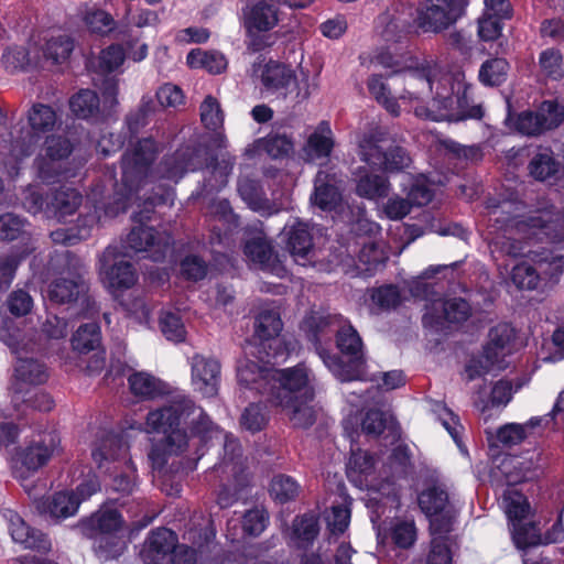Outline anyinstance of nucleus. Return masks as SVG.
I'll return each instance as SVG.
<instances>
[{
    "label": "nucleus",
    "mask_w": 564,
    "mask_h": 564,
    "mask_svg": "<svg viewBox=\"0 0 564 564\" xmlns=\"http://www.w3.org/2000/svg\"><path fill=\"white\" fill-rule=\"evenodd\" d=\"M487 239L491 252L512 258L523 256L511 270L512 283L521 290H536L555 283L563 271V257L545 248L524 251V240L561 242L564 239V217L560 210H538L519 215V205L489 200Z\"/></svg>",
    "instance_id": "1"
},
{
    "label": "nucleus",
    "mask_w": 564,
    "mask_h": 564,
    "mask_svg": "<svg viewBox=\"0 0 564 564\" xmlns=\"http://www.w3.org/2000/svg\"><path fill=\"white\" fill-rule=\"evenodd\" d=\"M159 152L152 138H143L132 144L123 154L121 161V180L116 183L112 203L105 208L106 217H116L124 213L133 200L143 199V209L133 216L134 221L148 218L152 208L161 204H172L174 193L172 188H162L160 194L147 196L141 191L148 183L166 180L178 182L187 172L195 171L199 164L200 150L186 145L174 153L165 155L155 171L150 166Z\"/></svg>",
    "instance_id": "2"
},
{
    "label": "nucleus",
    "mask_w": 564,
    "mask_h": 564,
    "mask_svg": "<svg viewBox=\"0 0 564 564\" xmlns=\"http://www.w3.org/2000/svg\"><path fill=\"white\" fill-rule=\"evenodd\" d=\"M406 93L411 98L423 99L432 94L429 107L416 106L414 113L432 121H459L480 119L482 108L473 104L471 87L462 70L445 72L436 64L427 63L421 69L406 74Z\"/></svg>",
    "instance_id": "3"
},
{
    "label": "nucleus",
    "mask_w": 564,
    "mask_h": 564,
    "mask_svg": "<svg viewBox=\"0 0 564 564\" xmlns=\"http://www.w3.org/2000/svg\"><path fill=\"white\" fill-rule=\"evenodd\" d=\"M202 438L212 437L220 432L203 408L184 393L171 397L162 406L150 411L145 419L148 433H163L164 437L154 443L149 453L153 469L161 470L169 458L184 455L191 446V438L185 427Z\"/></svg>",
    "instance_id": "4"
},
{
    "label": "nucleus",
    "mask_w": 564,
    "mask_h": 564,
    "mask_svg": "<svg viewBox=\"0 0 564 564\" xmlns=\"http://www.w3.org/2000/svg\"><path fill=\"white\" fill-rule=\"evenodd\" d=\"M61 267L58 274L47 286V297L58 305L78 308V316L93 317L97 312L95 300L89 295V283L86 279L87 269L83 262L66 251L52 260Z\"/></svg>",
    "instance_id": "5"
},
{
    "label": "nucleus",
    "mask_w": 564,
    "mask_h": 564,
    "mask_svg": "<svg viewBox=\"0 0 564 564\" xmlns=\"http://www.w3.org/2000/svg\"><path fill=\"white\" fill-rule=\"evenodd\" d=\"M251 77L257 80L262 91L276 98L286 99L294 95L297 101L310 98L318 89V76H310L303 68L300 77L289 64L259 56L251 65Z\"/></svg>",
    "instance_id": "6"
},
{
    "label": "nucleus",
    "mask_w": 564,
    "mask_h": 564,
    "mask_svg": "<svg viewBox=\"0 0 564 564\" xmlns=\"http://www.w3.org/2000/svg\"><path fill=\"white\" fill-rule=\"evenodd\" d=\"M26 120L30 130L20 129L11 131V141L8 154L7 169L10 175L17 174L19 164L30 158L40 138L61 123L56 111L48 105L41 102L33 104L26 112Z\"/></svg>",
    "instance_id": "7"
},
{
    "label": "nucleus",
    "mask_w": 564,
    "mask_h": 564,
    "mask_svg": "<svg viewBox=\"0 0 564 564\" xmlns=\"http://www.w3.org/2000/svg\"><path fill=\"white\" fill-rule=\"evenodd\" d=\"M82 533L95 540V550L104 560L120 555L123 546L126 521L120 511L105 503L79 522Z\"/></svg>",
    "instance_id": "8"
},
{
    "label": "nucleus",
    "mask_w": 564,
    "mask_h": 564,
    "mask_svg": "<svg viewBox=\"0 0 564 564\" xmlns=\"http://www.w3.org/2000/svg\"><path fill=\"white\" fill-rule=\"evenodd\" d=\"M98 440L91 452L98 468L110 471V465H113V469L123 467V470L112 478L111 489L123 496L133 494L137 489L135 467L128 458L126 441L122 436L108 432L102 433Z\"/></svg>",
    "instance_id": "9"
},
{
    "label": "nucleus",
    "mask_w": 564,
    "mask_h": 564,
    "mask_svg": "<svg viewBox=\"0 0 564 564\" xmlns=\"http://www.w3.org/2000/svg\"><path fill=\"white\" fill-rule=\"evenodd\" d=\"M267 402L271 406H289L302 399L315 395L314 375L304 364L284 369H274Z\"/></svg>",
    "instance_id": "10"
},
{
    "label": "nucleus",
    "mask_w": 564,
    "mask_h": 564,
    "mask_svg": "<svg viewBox=\"0 0 564 564\" xmlns=\"http://www.w3.org/2000/svg\"><path fill=\"white\" fill-rule=\"evenodd\" d=\"M337 347L349 357V364H344L341 359L319 349L317 352L324 365L340 381L359 380L362 377L361 368L365 361L364 345L358 332L344 319V323L337 329Z\"/></svg>",
    "instance_id": "11"
},
{
    "label": "nucleus",
    "mask_w": 564,
    "mask_h": 564,
    "mask_svg": "<svg viewBox=\"0 0 564 564\" xmlns=\"http://www.w3.org/2000/svg\"><path fill=\"white\" fill-rule=\"evenodd\" d=\"M358 154L362 162L383 172L403 171L411 164V158L400 145L393 144L388 134L373 130L359 141Z\"/></svg>",
    "instance_id": "12"
},
{
    "label": "nucleus",
    "mask_w": 564,
    "mask_h": 564,
    "mask_svg": "<svg viewBox=\"0 0 564 564\" xmlns=\"http://www.w3.org/2000/svg\"><path fill=\"white\" fill-rule=\"evenodd\" d=\"M245 463L239 441L224 433V456L213 468V474L221 481L216 502L220 508H229L238 500V487L242 485Z\"/></svg>",
    "instance_id": "13"
},
{
    "label": "nucleus",
    "mask_w": 564,
    "mask_h": 564,
    "mask_svg": "<svg viewBox=\"0 0 564 564\" xmlns=\"http://www.w3.org/2000/svg\"><path fill=\"white\" fill-rule=\"evenodd\" d=\"M82 202V194L70 187L55 189L44 198L34 186H29L22 198L23 207L29 213L33 215L43 213L46 218L55 219L58 223H66L69 217L75 215Z\"/></svg>",
    "instance_id": "14"
},
{
    "label": "nucleus",
    "mask_w": 564,
    "mask_h": 564,
    "mask_svg": "<svg viewBox=\"0 0 564 564\" xmlns=\"http://www.w3.org/2000/svg\"><path fill=\"white\" fill-rule=\"evenodd\" d=\"M279 6L272 0H259L250 7L245 17L249 51L257 53L275 44L278 35L272 30L279 23Z\"/></svg>",
    "instance_id": "15"
},
{
    "label": "nucleus",
    "mask_w": 564,
    "mask_h": 564,
    "mask_svg": "<svg viewBox=\"0 0 564 564\" xmlns=\"http://www.w3.org/2000/svg\"><path fill=\"white\" fill-rule=\"evenodd\" d=\"M144 564H194V547L177 544L175 533L166 528L152 530L141 551Z\"/></svg>",
    "instance_id": "16"
},
{
    "label": "nucleus",
    "mask_w": 564,
    "mask_h": 564,
    "mask_svg": "<svg viewBox=\"0 0 564 564\" xmlns=\"http://www.w3.org/2000/svg\"><path fill=\"white\" fill-rule=\"evenodd\" d=\"M489 340L480 356L471 358L465 367L468 380H474L495 369H503L505 357L511 352L514 330L508 324H499L489 332Z\"/></svg>",
    "instance_id": "17"
},
{
    "label": "nucleus",
    "mask_w": 564,
    "mask_h": 564,
    "mask_svg": "<svg viewBox=\"0 0 564 564\" xmlns=\"http://www.w3.org/2000/svg\"><path fill=\"white\" fill-rule=\"evenodd\" d=\"M119 246L110 245L99 258L98 272L102 285L116 297L138 281L134 267L126 259Z\"/></svg>",
    "instance_id": "18"
},
{
    "label": "nucleus",
    "mask_w": 564,
    "mask_h": 564,
    "mask_svg": "<svg viewBox=\"0 0 564 564\" xmlns=\"http://www.w3.org/2000/svg\"><path fill=\"white\" fill-rule=\"evenodd\" d=\"M256 344H248L246 347V357L238 361L237 379L240 386L254 390L268 400V391L272 382L271 375L274 368L270 365L278 364L280 360L271 359ZM283 359V357H281Z\"/></svg>",
    "instance_id": "19"
},
{
    "label": "nucleus",
    "mask_w": 564,
    "mask_h": 564,
    "mask_svg": "<svg viewBox=\"0 0 564 564\" xmlns=\"http://www.w3.org/2000/svg\"><path fill=\"white\" fill-rule=\"evenodd\" d=\"M466 6L467 0H421L416 24L424 32H442L458 21Z\"/></svg>",
    "instance_id": "20"
},
{
    "label": "nucleus",
    "mask_w": 564,
    "mask_h": 564,
    "mask_svg": "<svg viewBox=\"0 0 564 564\" xmlns=\"http://www.w3.org/2000/svg\"><path fill=\"white\" fill-rule=\"evenodd\" d=\"M73 151L72 142L64 135H48L44 141L43 152L40 153L34 165L37 177L46 184H52L66 177L64 161Z\"/></svg>",
    "instance_id": "21"
},
{
    "label": "nucleus",
    "mask_w": 564,
    "mask_h": 564,
    "mask_svg": "<svg viewBox=\"0 0 564 564\" xmlns=\"http://www.w3.org/2000/svg\"><path fill=\"white\" fill-rule=\"evenodd\" d=\"M59 437L55 432H47L33 440L25 448L17 452L12 458L15 477L26 481L31 473L44 466L59 445Z\"/></svg>",
    "instance_id": "22"
},
{
    "label": "nucleus",
    "mask_w": 564,
    "mask_h": 564,
    "mask_svg": "<svg viewBox=\"0 0 564 564\" xmlns=\"http://www.w3.org/2000/svg\"><path fill=\"white\" fill-rule=\"evenodd\" d=\"M419 506L429 519L431 534H447L452 530L457 510L449 503L447 492L433 486L419 495Z\"/></svg>",
    "instance_id": "23"
},
{
    "label": "nucleus",
    "mask_w": 564,
    "mask_h": 564,
    "mask_svg": "<svg viewBox=\"0 0 564 564\" xmlns=\"http://www.w3.org/2000/svg\"><path fill=\"white\" fill-rule=\"evenodd\" d=\"M172 243V238L166 232H159L152 227L139 225L131 229L123 245L119 247L122 253L128 257L133 253L145 252L153 261H161L165 258Z\"/></svg>",
    "instance_id": "24"
},
{
    "label": "nucleus",
    "mask_w": 564,
    "mask_h": 564,
    "mask_svg": "<svg viewBox=\"0 0 564 564\" xmlns=\"http://www.w3.org/2000/svg\"><path fill=\"white\" fill-rule=\"evenodd\" d=\"M502 508L511 522V532L518 549H525L538 544V535L533 527L521 524V520L529 513V503L525 497L514 487H507L502 494Z\"/></svg>",
    "instance_id": "25"
},
{
    "label": "nucleus",
    "mask_w": 564,
    "mask_h": 564,
    "mask_svg": "<svg viewBox=\"0 0 564 564\" xmlns=\"http://www.w3.org/2000/svg\"><path fill=\"white\" fill-rule=\"evenodd\" d=\"M282 327L283 324L280 317V312L276 307H263L256 318L254 341L252 344L260 347V354L263 350L268 360H276L284 355L280 349L282 338L279 337Z\"/></svg>",
    "instance_id": "26"
},
{
    "label": "nucleus",
    "mask_w": 564,
    "mask_h": 564,
    "mask_svg": "<svg viewBox=\"0 0 564 564\" xmlns=\"http://www.w3.org/2000/svg\"><path fill=\"white\" fill-rule=\"evenodd\" d=\"M375 460L371 455L360 449H351V455L347 464V477L360 489H368L381 494L387 499L394 500V487L390 480L378 484L373 477Z\"/></svg>",
    "instance_id": "27"
},
{
    "label": "nucleus",
    "mask_w": 564,
    "mask_h": 564,
    "mask_svg": "<svg viewBox=\"0 0 564 564\" xmlns=\"http://www.w3.org/2000/svg\"><path fill=\"white\" fill-rule=\"evenodd\" d=\"M220 383V364L213 357L195 355L191 359V384L203 398L217 395Z\"/></svg>",
    "instance_id": "28"
},
{
    "label": "nucleus",
    "mask_w": 564,
    "mask_h": 564,
    "mask_svg": "<svg viewBox=\"0 0 564 564\" xmlns=\"http://www.w3.org/2000/svg\"><path fill=\"white\" fill-rule=\"evenodd\" d=\"M340 176L328 170L317 172L314 180V192L311 195V202L314 206L324 212L335 210L341 203Z\"/></svg>",
    "instance_id": "29"
},
{
    "label": "nucleus",
    "mask_w": 564,
    "mask_h": 564,
    "mask_svg": "<svg viewBox=\"0 0 564 564\" xmlns=\"http://www.w3.org/2000/svg\"><path fill=\"white\" fill-rule=\"evenodd\" d=\"M282 235L294 261L305 265L307 257L313 249L310 224L294 218L285 224Z\"/></svg>",
    "instance_id": "30"
},
{
    "label": "nucleus",
    "mask_w": 564,
    "mask_h": 564,
    "mask_svg": "<svg viewBox=\"0 0 564 564\" xmlns=\"http://www.w3.org/2000/svg\"><path fill=\"white\" fill-rule=\"evenodd\" d=\"M210 215L218 223L213 226L210 232V243L230 247L234 229L238 226V216L227 199L216 200L210 205Z\"/></svg>",
    "instance_id": "31"
},
{
    "label": "nucleus",
    "mask_w": 564,
    "mask_h": 564,
    "mask_svg": "<svg viewBox=\"0 0 564 564\" xmlns=\"http://www.w3.org/2000/svg\"><path fill=\"white\" fill-rule=\"evenodd\" d=\"M6 516L9 521L10 535L15 543L40 553H46L51 550V541L44 533L30 528L18 513L11 510Z\"/></svg>",
    "instance_id": "32"
},
{
    "label": "nucleus",
    "mask_w": 564,
    "mask_h": 564,
    "mask_svg": "<svg viewBox=\"0 0 564 564\" xmlns=\"http://www.w3.org/2000/svg\"><path fill=\"white\" fill-rule=\"evenodd\" d=\"M246 257L261 270L278 278H284L288 273L285 267L274 254L271 245L262 238L252 239L245 245Z\"/></svg>",
    "instance_id": "33"
},
{
    "label": "nucleus",
    "mask_w": 564,
    "mask_h": 564,
    "mask_svg": "<svg viewBox=\"0 0 564 564\" xmlns=\"http://www.w3.org/2000/svg\"><path fill=\"white\" fill-rule=\"evenodd\" d=\"M80 499L73 491H59L53 496L41 499L36 502L40 513L46 514L56 520L67 519L77 513Z\"/></svg>",
    "instance_id": "34"
},
{
    "label": "nucleus",
    "mask_w": 564,
    "mask_h": 564,
    "mask_svg": "<svg viewBox=\"0 0 564 564\" xmlns=\"http://www.w3.org/2000/svg\"><path fill=\"white\" fill-rule=\"evenodd\" d=\"M530 175L539 181L555 184L563 178L560 162L550 148H540L528 165Z\"/></svg>",
    "instance_id": "35"
},
{
    "label": "nucleus",
    "mask_w": 564,
    "mask_h": 564,
    "mask_svg": "<svg viewBox=\"0 0 564 564\" xmlns=\"http://www.w3.org/2000/svg\"><path fill=\"white\" fill-rule=\"evenodd\" d=\"M498 470L503 475L508 487L531 480L538 475L533 455L530 457L507 456L502 458Z\"/></svg>",
    "instance_id": "36"
},
{
    "label": "nucleus",
    "mask_w": 564,
    "mask_h": 564,
    "mask_svg": "<svg viewBox=\"0 0 564 564\" xmlns=\"http://www.w3.org/2000/svg\"><path fill=\"white\" fill-rule=\"evenodd\" d=\"M431 310H441L442 315L435 316L431 312L425 313L423 316L424 325H431L433 322L440 323L441 319H445L451 323H459L466 321L470 314V305L468 302L457 297L446 301H434L432 303Z\"/></svg>",
    "instance_id": "37"
},
{
    "label": "nucleus",
    "mask_w": 564,
    "mask_h": 564,
    "mask_svg": "<svg viewBox=\"0 0 564 564\" xmlns=\"http://www.w3.org/2000/svg\"><path fill=\"white\" fill-rule=\"evenodd\" d=\"M237 191L241 199L253 212L262 216H270L278 212L274 205L265 197V193L257 181L249 177H240Z\"/></svg>",
    "instance_id": "38"
},
{
    "label": "nucleus",
    "mask_w": 564,
    "mask_h": 564,
    "mask_svg": "<svg viewBox=\"0 0 564 564\" xmlns=\"http://www.w3.org/2000/svg\"><path fill=\"white\" fill-rule=\"evenodd\" d=\"M14 378L17 380V387L14 388L13 402L17 404L20 400V393L22 388L19 384H42L47 378V371L45 366L33 358L19 357L14 367Z\"/></svg>",
    "instance_id": "39"
},
{
    "label": "nucleus",
    "mask_w": 564,
    "mask_h": 564,
    "mask_svg": "<svg viewBox=\"0 0 564 564\" xmlns=\"http://www.w3.org/2000/svg\"><path fill=\"white\" fill-rule=\"evenodd\" d=\"M521 388L520 384L513 389L512 382L509 380L497 381L488 391L481 388L476 392L474 404L480 411H486L490 406L506 405L510 402L513 392Z\"/></svg>",
    "instance_id": "40"
},
{
    "label": "nucleus",
    "mask_w": 564,
    "mask_h": 564,
    "mask_svg": "<svg viewBox=\"0 0 564 564\" xmlns=\"http://www.w3.org/2000/svg\"><path fill=\"white\" fill-rule=\"evenodd\" d=\"M334 148V138L330 126L322 121L310 134L304 147V153L310 161L326 159Z\"/></svg>",
    "instance_id": "41"
},
{
    "label": "nucleus",
    "mask_w": 564,
    "mask_h": 564,
    "mask_svg": "<svg viewBox=\"0 0 564 564\" xmlns=\"http://www.w3.org/2000/svg\"><path fill=\"white\" fill-rule=\"evenodd\" d=\"M100 220V216L87 214L80 216L75 228H58L51 232L55 243L74 245L89 237L91 228Z\"/></svg>",
    "instance_id": "42"
},
{
    "label": "nucleus",
    "mask_w": 564,
    "mask_h": 564,
    "mask_svg": "<svg viewBox=\"0 0 564 564\" xmlns=\"http://www.w3.org/2000/svg\"><path fill=\"white\" fill-rule=\"evenodd\" d=\"M352 499L347 495H340L339 500L334 502L325 512V520L330 535L344 533L350 523Z\"/></svg>",
    "instance_id": "43"
},
{
    "label": "nucleus",
    "mask_w": 564,
    "mask_h": 564,
    "mask_svg": "<svg viewBox=\"0 0 564 564\" xmlns=\"http://www.w3.org/2000/svg\"><path fill=\"white\" fill-rule=\"evenodd\" d=\"M359 176L356 184L358 196L367 199L386 197L390 191L388 178L382 175L371 174L366 169H359Z\"/></svg>",
    "instance_id": "44"
},
{
    "label": "nucleus",
    "mask_w": 564,
    "mask_h": 564,
    "mask_svg": "<svg viewBox=\"0 0 564 564\" xmlns=\"http://www.w3.org/2000/svg\"><path fill=\"white\" fill-rule=\"evenodd\" d=\"M344 318L340 315H332L328 313L313 312L303 321V329L307 333V337L314 344H317L319 335L326 330L339 329Z\"/></svg>",
    "instance_id": "45"
},
{
    "label": "nucleus",
    "mask_w": 564,
    "mask_h": 564,
    "mask_svg": "<svg viewBox=\"0 0 564 564\" xmlns=\"http://www.w3.org/2000/svg\"><path fill=\"white\" fill-rule=\"evenodd\" d=\"M186 63L191 68H202L210 74L223 73L228 65L224 54L217 51L192 50L186 56Z\"/></svg>",
    "instance_id": "46"
},
{
    "label": "nucleus",
    "mask_w": 564,
    "mask_h": 564,
    "mask_svg": "<svg viewBox=\"0 0 564 564\" xmlns=\"http://www.w3.org/2000/svg\"><path fill=\"white\" fill-rule=\"evenodd\" d=\"M128 383L130 391L141 399H154L165 391L161 380L144 371L130 375Z\"/></svg>",
    "instance_id": "47"
},
{
    "label": "nucleus",
    "mask_w": 564,
    "mask_h": 564,
    "mask_svg": "<svg viewBox=\"0 0 564 564\" xmlns=\"http://www.w3.org/2000/svg\"><path fill=\"white\" fill-rule=\"evenodd\" d=\"M69 108L78 118H96L100 112V100L94 90L82 89L69 99Z\"/></svg>",
    "instance_id": "48"
},
{
    "label": "nucleus",
    "mask_w": 564,
    "mask_h": 564,
    "mask_svg": "<svg viewBox=\"0 0 564 564\" xmlns=\"http://www.w3.org/2000/svg\"><path fill=\"white\" fill-rule=\"evenodd\" d=\"M70 341L73 349L80 354L95 350L101 341L99 325L94 322L80 325L73 334Z\"/></svg>",
    "instance_id": "49"
},
{
    "label": "nucleus",
    "mask_w": 564,
    "mask_h": 564,
    "mask_svg": "<svg viewBox=\"0 0 564 564\" xmlns=\"http://www.w3.org/2000/svg\"><path fill=\"white\" fill-rule=\"evenodd\" d=\"M387 259L388 256L379 243L366 242L359 251L357 268L360 272L371 275L383 267Z\"/></svg>",
    "instance_id": "50"
},
{
    "label": "nucleus",
    "mask_w": 564,
    "mask_h": 564,
    "mask_svg": "<svg viewBox=\"0 0 564 564\" xmlns=\"http://www.w3.org/2000/svg\"><path fill=\"white\" fill-rule=\"evenodd\" d=\"M509 63L505 58H491L484 62L479 69V80L485 86H499L507 79Z\"/></svg>",
    "instance_id": "51"
},
{
    "label": "nucleus",
    "mask_w": 564,
    "mask_h": 564,
    "mask_svg": "<svg viewBox=\"0 0 564 564\" xmlns=\"http://www.w3.org/2000/svg\"><path fill=\"white\" fill-rule=\"evenodd\" d=\"M318 534V523L313 516L296 518L293 522L292 541L297 547H307Z\"/></svg>",
    "instance_id": "52"
},
{
    "label": "nucleus",
    "mask_w": 564,
    "mask_h": 564,
    "mask_svg": "<svg viewBox=\"0 0 564 564\" xmlns=\"http://www.w3.org/2000/svg\"><path fill=\"white\" fill-rule=\"evenodd\" d=\"M300 484L288 475H276L272 478L270 484L271 497L281 503L295 499L300 495Z\"/></svg>",
    "instance_id": "53"
},
{
    "label": "nucleus",
    "mask_w": 564,
    "mask_h": 564,
    "mask_svg": "<svg viewBox=\"0 0 564 564\" xmlns=\"http://www.w3.org/2000/svg\"><path fill=\"white\" fill-rule=\"evenodd\" d=\"M370 95L382 105L388 112L393 116H399L400 108L394 98L390 95V89L383 78L379 75H372L367 82Z\"/></svg>",
    "instance_id": "54"
},
{
    "label": "nucleus",
    "mask_w": 564,
    "mask_h": 564,
    "mask_svg": "<svg viewBox=\"0 0 564 564\" xmlns=\"http://www.w3.org/2000/svg\"><path fill=\"white\" fill-rule=\"evenodd\" d=\"M539 67L544 77L558 80L564 76L563 55L556 48H546L540 53Z\"/></svg>",
    "instance_id": "55"
},
{
    "label": "nucleus",
    "mask_w": 564,
    "mask_h": 564,
    "mask_svg": "<svg viewBox=\"0 0 564 564\" xmlns=\"http://www.w3.org/2000/svg\"><path fill=\"white\" fill-rule=\"evenodd\" d=\"M312 400L302 399L297 402H293L289 406H279L283 411H286L290 421L295 427L307 429L312 426L316 420V411L313 405L308 403Z\"/></svg>",
    "instance_id": "56"
},
{
    "label": "nucleus",
    "mask_w": 564,
    "mask_h": 564,
    "mask_svg": "<svg viewBox=\"0 0 564 564\" xmlns=\"http://www.w3.org/2000/svg\"><path fill=\"white\" fill-rule=\"evenodd\" d=\"M203 124L213 131L218 130L224 123V112L219 101L212 95H207L199 107Z\"/></svg>",
    "instance_id": "57"
},
{
    "label": "nucleus",
    "mask_w": 564,
    "mask_h": 564,
    "mask_svg": "<svg viewBox=\"0 0 564 564\" xmlns=\"http://www.w3.org/2000/svg\"><path fill=\"white\" fill-rule=\"evenodd\" d=\"M390 535L393 543L402 549L412 546L416 540V527L413 520L397 519L391 523Z\"/></svg>",
    "instance_id": "58"
},
{
    "label": "nucleus",
    "mask_w": 564,
    "mask_h": 564,
    "mask_svg": "<svg viewBox=\"0 0 564 564\" xmlns=\"http://www.w3.org/2000/svg\"><path fill=\"white\" fill-rule=\"evenodd\" d=\"M160 328L167 340L180 343L185 339L186 330L177 313L162 311L160 315Z\"/></svg>",
    "instance_id": "59"
},
{
    "label": "nucleus",
    "mask_w": 564,
    "mask_h": 564,
    "mask_svg": "<svg viewBox=\"0 0 564 564\" xmlns=\"http://www.w3.org/2000/svg\"><path fill=\"white\" fill-rule=\"evenodd\" d=\"M73 50V39L69 35L61 34L47 41L44 55L57 64L66 61Z\"/></svg>",
    "instance_id": "60"
},
{
    "label": "nucleus",
    "mask_w": 564,
    "mask_h": 564,
    "mask_svg": "<svg viewBox=\"0 0 564 564\" xmlns=\"http://www.w3.org/2000/svg\"><path fill=\"white\" fill-rule=\"evenodd\" d=\"M538 111L543 132L553 130L564 122V107L557 101L545 100L539 106Z\"/></svg>",
    "instance_id": "61"
},
{
    "label": "nucleus",
    "mask_w": 564,
    "mask_h": 564,
    "mask_svg": "<svg viewBox=\"0 0 564 564\" xmlns=\"http://www.w3.org/2000/svg\"><path fill=\"white\" fill-rule=\"evenodd\" d=\"M243 533L250 536L260 535L269 523V513L262 507H254L242 516Z\"/></svg>",
    "instance_id": "62"
},
{
    "label": "nucleus",
    "mask_w": 564,
    "mask_h": 564,
    "mask_svg": "<svg viewBox=\"0 0 564 564\" xmlns=\"http://www.w3.org/2000/svg\"><path fill=\"white\" fill-rule=\"evenodd\" d=\"M268 412L262 403H252L245 409L240 417V424L252 433L261 431L268 423Z\"/></svg>",
    "instance_id": "63"
},
{
    "label": "nucleus",
    "mask_w": 564,
    "mask_h": 564,
    "mask_svg": "<svg viewBox=\"0 0 564 564\" xmlns=\"http://www.w3.org/2000/svg\"><path fill=\"white\" fill-rule=\"evenodd\" d=\"M84 22L94 33L106 34L115 26L113 18L101 9H89L85 12Z\"/></svg>",
    "instance_id": "64"
}]
</instances>
